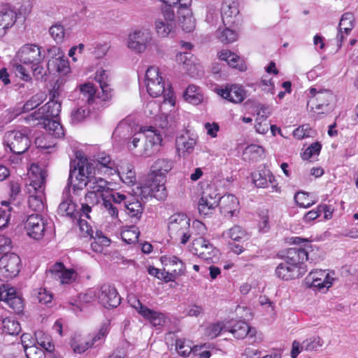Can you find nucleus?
<instances>
[{
    "label": "nucleus",
    "mask_w": 358,
    "mask_h": 358,
    "mask_svg": "<svg viewBox=\"0 0 358 358\" xmlns=\"http://www.w3.org/2000/svg\"><path fill=\"white\" fill-rule=\"evenodd\" d=\"M16 20L17 15L13 9L3 7L0 10V38L14 25Z\"/></svg>",
    "instance_id": "obj_26"
},
{
    "label": "nucleus",
    "mask_w": 358,
    "mask_h": 358,
    "mask_svg": "<svg viewBox=\"0 0 358 358\" xmlns=\"http://www.w3.org/2000/svg\"><path fill=\"white\" fill-rule=\"evenodd\" d=\"M324 342L319 336H313L303 341L301 344V348H304L306 351L317 350L320 348Z\"/></svg>",
    "instance_id": "obj_46"
},
{
    "label": "nucleus",
    "mask_w": 358,
    "mask_h": 358,
    "mask_svg": "<svg viewBox=\"0 0 358 358\" xmlns=\"http://www.w3.org/2000/svg\"><path fill=\"white\" fill-rule=\"evenodd\" d=\"M31 170L33 173L36 171L38 175L30 182L29 185L34 192L29 196L28 205L33 210L39 212L44 208V190L48 174L45 170L40 169L38 166L33 165Z\"/></svg>",
    "instance_id": "obj_5"
},
{
    "label": "nucleus",
    "mask_w": 358,
    "mask_h": 358,
    "mask_svg": "<svg viewBox=\"0 0 358 358\" xmlns=\"http://www.w3.org/2000/svg\"><path fill=\"white\" fill-rule=\"evenodd\" d=\"M162 14L163 19L159 18L155 21V29L159 36L166 37L176 27V14L173 9L169 6L162 7Z\"/></svg>",
    "instance_id": "obj_13"
},
{
    "label": "nucleus",
    "mask_w": 358,
    "mask_h": 358,
    "mask_svg": "<svg viewBox=\"0 0 358 358\" xmlns=\"http://www.w3.org/2000/svg\"><path fill=\"white\" fill-rule=\"evenodd\" d=\"M354 26L353 15L350 13H344L342 15L338 24V29L340 31L344 30L345 34L346 35H349Z\"/></svg>",
    "instance_id": "obj_42"
},
{
    "label": "nucleus",
    "mask_w": 358,
    "mask_h": 358,
    "mask_svg": "<svg viewBox=\"0 0 358 358\" xmlns=\"http://www.w3.org/2000/svg\"><path fill=\"white\" fill-rule=\"evenodd\" d=\"M61 111V102L54 101H49L44 106H41L38 110L29 115L25 117V120L28 122L35 121L39 119L45 118H54L59 116Z\"/></svg>",
    "instance_id": "obj_17"
},
{
    "label": "nucleus",
    "mask_w": 358,
    "mask_h": 358,
    "mask_svg": "<svg viewBox=\"0 0 358 358\" xmlns=\"http://www.w3.org/2000/svg\"><path fill=\"white\" fill-rule=\"evenodd\" d=\"M127 213L131 217L139 220L143 213V208L141 203L134 196L130 195V199L125 201L124 206Z\"/></svg>",
    "instance_id": "obj_34"
},
{
    "label": "nucleus",
    "mask_w": 358,
    "mask_h": 358,
    "mask_svg": "<svg viewBox=\"0 0 358 358\" xmlns=\"http://www.w3.org/2000/svg\"><path fill=\"white\" fill-rule=\"evenodd\" d=\"M0 302H3L15 313H20L23 310V301L16 295L13 287L5 285L0 287Z\"/></svg>",
    "instance_id": "obj_19"
},
{
    "label": "nucleus",
    "mask_w": 358,
    "mask_h": 358,
    "mask_svg": "<svg viewBox=\"0 0 358 358\" xmlns=\"http://www.w3.org/2000/svg\"><path fill=\"white\" fill-rule=\"evenodd\" d=\"M275 274L282 280H289L299 278L301 272L300 268L283 261L275 268Z\"/></svg>",
    "instance_id": "obj_25"
},
{
    "label": "nucleus",
    "mask_w": 358,
    "mask_h": 358,
    "mask_svg": "<svg viewBox=\"0 0 358 358\" xmlns=\"http://www.w3.org/2000/svg\"><path fill=\"white\" fill-rule=\"evenodd\" d=\"M196 138L188 135H180L176 138V145L179 155L183 157L189 155L194 150Z\"/></svg>",
    "instance_id": "obj_28"
},
{
    "label": "nucleus",
    "mask_w": 358,
    "mask_h": 358,
    "mask_svg": "<svg viewBox=\"0 0 358 358\" xmlns=\"http://www.w3.org/2000/svg\"><path fill=\"white\" fill-rule=\"evenodd\" d=\"M182 275V267L180 266V269H169L166 271L165 268L161 270L160 275L158 276V279L162 280L166 282H173L176 279Z\"/></svg>",
    "instance_id": "obj_45"
},
{
    "label": "nucleus",
    "mask_w": 358,
    "mask_h": 358,
    "mask_svg": "<svg viewBox=\"0 0 358 358\" xmlns=\"http://www.w3.org/2000/svg\"><path fill=\"white\" fill-rule=\"evenodd\" d=\"M3 144L16 155L24 153L29 149L31 141L27 129L7 131L4 135Z\"/></svg>",
    "instance_id": "obj_7"
},
{
    "label": "nucleus",
    "mask_w": 358,
    "mask_h": 358,
    "mask_svg": "<svg viewBox=\"0 0 358 358\" xmlns=\"http://www.w3.org/2000/svg\"><path fill=\"white\" fill-rule=\"evenodd\" d=\"M43 102V95L36 94L29 99L22 107V112L27 113L38 106Z\"/></svg>",
    "instance_id": "obj_54"
},
{
    "label": "nucleus",
    "mask_w": 358,
    "mask_h": 358,
    "mask_svg": "<svg viewBox=\"0 0 358 358\" xmlns=\"http://www.w3.org/2000/svg\"><path fill=\"white\" fill-rule=\"evenodd\" d=\"M20 63L26 65L40 64L44 59L41 47L36 44H25L20 48L17 55Z\"/></svg>",
    "instance_id": "obj_14"
},
{
    "label": "nucleus",
    "mask_w": 358,
    "mask_h": 358,
    "mask_svg": "<svg viewBox=\"0 0 358 358\" xmlns=\"http://www.w3.org/2000/svg\"><path fill=\"white\" fill-rule=\"evenodd\" d=\"M50 34L53 39L57 43H62L64 38L65 29L60 24H53L49 29Z\"/></svg>",
    "instance_id": "obj_52"
},
{
    "label": "nucleus",
    "mask_w": 358,
    "mask_h": 358,
    "mask_svg": "<svg viewBox=\"0 0 358 358\" xmlns=\"http://www.w3.org/2000/svg\"><path fill=\"white\" fill-rule=\"evenodd\" d=\"M192 57V55L187 52H180L177 55V61L182 64L183 70L192 77L194 76L196 69Z\"/></svg>",
    "instance_id": "obj_37"
},
{
    "label": "nucleus",
    "mask_w": 358,
    "mask_h": 358,
    "mask_svg": "<svg viewBox=\"0 0 358 358\" xmlns=\"http://www.w3.org/2000/svg\"><path fill=\"white\" fill-rule=\"evenodd\" d=\"M190 218L183 213H177L168 219V232L170 237L181 244H186L194 232L191 229Z\"/></svg>",
    "instance_id": "obj_3"
},
{
    "label": "nucleus",
    "mask_w": 358,
    "mask_h": 358,
    "mask_svg": "<svg viewBox=\"0 0 358 358\" xmlns=\"http://www.w3.org/2000/svg\"><path fill=\"white\" fill-rule=\"evenodd\" d=\"M90 114V110L83 107L78 108L72 110L71 114V122L78 124L84 121Z\"/></svg>",
    "instance_id": "obj_49"
},
{
    "label": "nucleus",
    "mask_w": 358,
    "mask_h": 358,
    "mask_svg": "<svg viewBox=\"0 0 358 358\" xmlns=\"http://www.w3.org/2000/svg\"><path fill=\"white\" fill-rule=\"evenodd\" d=\"M321 144L320 143H314L311 144L304 152L303 158L308 159L313 155H318L321 150Z\"/></svg>",
    "instance_id": "obj_63"
},
{
    "label": "nucleus",
    "mask_w": 358,
    "mask_h": 358,
    "mask_svg": "<svg viewBox=\"0 0 358 358\" xmlns=\"http://www.w3.org/2000/svg\"><path fill=\"white\" fill-rule=\"evenodd\" d=\"M173 162L166 158L157 159L151 167L152 173L148 183L141 187L139 194L143 198L155 197L164 200L167 196L165 187L166 174L172 169Z\"/></svg>",
    "instance_id": "obj_2"
},
{
    "label": "nucleus",
    "mask_w": 358,
    "mask_h": 358,
    "mask_svg": "<svg viewBox=\"0 0 358 358\" xmlns=\"http://www.w3.org/2000/svg\"><path fill=\"white\" fill-rule=\"evenodd\" d=\"M162 264L169 269H180L182 267V275L185 274V266L182 260L176 256L164 255L161 257Z\"/></svg>",
    "instance_id": "obj_40"
},
{
    "label": "nucleus",
    "mask_w": 358,
    "mask_h": 358,
    "mask_svg": "<svg viewBox=\"0 0 358 358\" xmlns=\"http://www.w3.org/2000/svg\"><path fill=\"white\" fill-rule=\"evenodd\" d=\"M184 98L186 101L196 106L203 101V94L200 87L190 85L184 93Z\"/></svg>",
    "instance_id": "obj_35"
},
{
    "label": "nucleus",
    "mask_w": 358,
    "mask_h": 358,
    "mask_svg": "<svg viewBox=\"0 0 358 358\" xmlns=\"http://www.w3.org/2000/svg\"><path fill=\"white\" fill-rule=\"evenodd\" d=\"M21 260L15 253H6L0 258V280L15 277L20 272Z\"/></svg>",
    "instance_id": "obj_11"
},
{
    "label": "nucleus",
    "mask_w": 358,
    "mask_h": 358,
    "mask_svg": "<svg viewBox=\"0 0 358 358\" xmlns=\"http://www.w3.org/2000/svg\"><path fill=\"white\" fill-rule=\"evenodd\" d=\"M149 312V313H146V315H143V317L148 320L153 326H163L165 324L166 317L163 313L152 310L150 308Z\"/></svg>",
    "instance_id": "obj_44"
},
{
    "label": "nucleus",
    "mask_w": 358,
    "mask_h": 358,
    "mask_svg": "<svg viewBox=\"0 0 358 358\" xmlns=\"http://www.w3.org/2000/svg\"><path fill=\"white\" fill-rule=\"evenodd\" d=\"M72 184L73 192L83 189L88 186L91 189L85 195L86 203L82 204V213L80 217H85L90 219L89 213L92 207L100 203L103 196H106L110 189V183L99 176H96L92 172V168L89 164H76V161L70 163V171L68 178V185Z\"/></svg>",
    "instance_id": "obj_1"
},
{
    "label": "nucleus",
    "mask_w": 358,
    "mask_h": 358,
    "mask_svg": "<svg viewBox=\"0 0 358 358\" xmlns=\"http://www.w3.org/2000/svg\"><path fill=\"white\" fill-rule=\"evenodd\" d=\"M27 234L35 239H41L46 230V222L39 214H31L28 216L24 224Z\"/></svg>",
    "instance_id": "obj_15"
},
{
    "label": "nucleus",
    "mask_w": 358,
    "mask_h": 358,
    "mask_svg": "<svg viewBox=\"0 0 358 358\" xmlns=\"http://www.w3.org/2000/svg\"><path fill=\"white\" fill-rule=\"evenodd\" d=\"M218 95L234 103H241L246 97V92L241 85H227L224 88L217 90Z\"/></svg>",
    "instance_id": "obj_23"
},
{
    "label": "nucleus",
    "mask_w": 358,
    "mask_h": 358,
    "mask_svg": "<svg viewBox=\"0 0 358 358\" xmlns=\"http://www.w3.org/2000/svg\"><path fill=\"white\" fill-rule=\"evenodd\" d=\"M99 302L106 308H116L120 304L121 299L115 287L104 284L98 293Z\"/></svg>",
    "instance_id": "obj_18"
},
{
    "label": "nucleus",
    "mask_w": 358,
    "mask_h": 358,
    "mask_svg": "<svg viewBox=\"0 0 358 358\" xmlns=\"http://www.w3.org/2000/svg\"><path fill=\"white\" fill-rule=\"evenodd\" d=\"M238 6V0H223L221 13L224 26L238 24L240 18Z\"/></svg>",
    "instance_id": "obj_21"
},
{
    "label": "nucleus",
    "mask_w": 358,
    "mask_h": 358,
    "mask_svg": "<svg viewBox=\"0 0 358 358\" xmlns=\"http://www.w3.org/2000/svg\"><path fill=\"white\" fill-rule=\"evenodd\" d=\"M39 122L37 124L49 131L50 134L55 138H62L64 136V131L61 124L56 120L52 118H45L38 120Z\"/></svg>",
    "instance_id": "obj_32"
},
{
    "label": "nucleus",
    "mask_w": 358,
    "mask_h": 358,
    "mask_svg": "<svg viewBox=\"0 0 358 358\" xmlns=\"http://www.w3.org/2000/svg\"><path fill=\"white\" fill-rule=\"evenodd\" d=\"M95 80L99 83L102 92V99L106 101L111 98V88L109 84L108 75L103 69L98 70L96 73Z\"/></svg>",
    "instance_id": "obj_33"
},
{
    "label": "nucleus",
    "mask_w": 358,
    "mask_h": 358,
    "mask_svg": "<svg viewBox=\"0 0 358 358\" xmlns=\"http://www.w3.org/2000/svg\"><path fill=\"white\" fill-rule=\"evenodd\" d=\"M128 302L130 306L134 308L138 314L141 316L146 315V313H149V308L144 306L138 299H137L135 296H132L129 298Z\"/></svg>",
    "instance_id": "obj_57"
},
{
    "label": "nucleus",
    "mask_w": 358,
    "mask_h": 358,
    "mask_svg": "<svg viewBox=\"0 0 358 358\" xmlns=\"http://www.w3.org/2000/svg\"><path fill=\"white\" fill-rule=\"evenodd\" d=\"M72 184H67L63 192L62 201L59 205L57 213L61 216H67L72 219H76L79 212L76 211V205L72 200L70 194V187Z\"/></svg>",
    "instance_id": "obj_22"
},
{
    "label": "nucleus",
    "mask_w": 358,
    "mask_h": 358,
    "mask_svg": "<svg viewBox=\"0 0 358 358\" xmlns=\"http://www.w3.org/2000/svg\"><path fill=\"white\" fill-rule=\"evenodd\" d=\"M145 85L148 94L153 97L163 95L164 100L171 102L173 91L169 84L167 88L163 78L159 76V69L155 66H150L145 72Z\"/></svg>",
    "instance_id": "obj_4"
},
{
    "label": "nucleus",
    "mask_w": 358,
    "mask_h": 358,
    "mask_svg": "<svg viewBox=\"0 0 358 358\" xmlns=\"http://www.w3.org/2000/svg\"><path fill=\"white\" fill-rule=\"evenodd\" d=\"M80 92L86 98V101L89 104L92 103L96 96V89L93 85L87 83L82 85L80 87Z\"/></svg>",
    "instance_id": "obj_55"
},
{
    "label": "nucleus",
    "mask_w": 358,
    "mask_h": 358,
    "mask_svg": "<svg viewBox=\"0 0 358 358\" xmlns=\"http://www.w3.org/2000/svg\"><path fill=\"white\" fill-rule=\"evenodd\" d=\"M73 351L77 353H83L86 351L90 348L92 347V344L90 341H74L71 345Z\"/></svg>",
    "instance_id": "obj_64"
},
{
    "label": "nucleus",
    "mask_w": 358,
    "mask_h": 358,
    "mask_svg": "<svg viewBox=\"0 0 358 358\" xmlns=\"http://www.w3.org/2000/svg\"><path fill=\"white\" fill-rule=\"evenodd\" d=\"M3 331L9 335H17L21 331L20 323L14 320L6 318L2 322Z\"/></svg>",
    "instance_id": "obj_41"
},
{
    "label": "nucleus",
    "mask_w": 358,
    "mask_h": 358,
    "mask_svg": "<svg viewBox=\"0 0 358 358\" xmlns=\"http://www.w3.org/2000/svg\"><path fill=\"white\" fill-rule=\"evenodd\" d=\"M309 278L312 280L310 286L316 287L319 290H322L324 288H329L332 285L333 278H331L329 274L326 273L325 271L310 272Z\"/></svg>",
    "instance_id": "obj_30"
},
{
    "label": "nucleus",
    "mask_w": 358,
    "mask_h": 358,
    "mask_svg": "<svg viewBox=\"0 0 358 358\" xmlns=\"http://www.w3.org/2000/svg\"><path fill=\"white\" fill-rule=\"evenodd\" d=\"M120 180L127 185H133L136 182L135 171L130 166H127L126 171H117Z\"/></svg>",
    "instance_id": "obj_51"
},
{
    "label": "nucleus",
    "mask_w": 358,
    "mask_h": 358,
    "mask_svg": "<svg viewBox=\"0 0 358 358\" xmlns=\"http://www.w3.org/2000/svg\"><path fill=\"white\" fill-rule=\"evenodd\" d=\"M108 333V328L106 324H103L101 327L99 331L92 338L90 343L92 344V346L96 345H99L101 344L105 339L106 336Z\"/></svg>",
    "instance_id": "obj_59"
},
{
    "label": "nucleus",
    "mask_w": 358,
    "mask_h": 358,
    "mask_svg": "<svg viewBox=\"0 0 358 358\" xmlns=\"http://www.w3.org/2000/svg\"><path fill=\"white\" fill-rule=\"evenodd\" d=\"M227 325L222 322L210 324L206 329V334L210 338H215L220 335L222 331H227Z\"/></svg>",
    "instance_id": "obj_53"
},
{
    "label": "nucleus",
    "mask_w": 358,
    "mask_h": 358,
    "mask_svg": "<svg viewBox=\"0 0 358 358\" xmlns=\"http://www.w3.org/2000/svg\"><path fill=\"white\" fill-rule=\"evenodd\" d=\"M308 196V195L306 194V193L298 192L297 194H295L294 200L299 206L308 208L315 203L314 201L306 202V200Z\"/></svg>",
    "instance_id": "obj_62"
},
{
    "label": "nucleus",
    "mask_w": 358,
    "mask_h": 358,
    "mask_svg": "<svg viewBox=\"0 0 358 358\" xmlns=\"http://www.w3.org/2000/svg\"><path fill=\"white\" fill-rule=\"evenodd\" d=\"M50 273L61 284H70L76 279V272L73 269H66L62 262H57L50 268Z\"/></svg>",
    "instance_id": "obj_24"
},
{
    "label": "nucleus",
    "mask_w": 358,
    "mask_h": 358,
    "mask_svg": "<svg viewBox=\"0 0 358 358\" xmlns=\"http://www.w3.org/2000/svg\"><path fill=\"white\" fill-rule=\"evenodd\" d=\"M25 355L27 358H46L43 350L38 348L36 345L25 348Z\"/></svg>",
    "instance_id": "obj_60"
},
{
    "label": "nucleus",
    "mask_w": 358,
    "mask_h": 358,
    "mask_svg": "<svg viewBox=\"0 0 358 358\" xmlns=\"http://www.w3.org/2000/svg\"><path fill=\"white\" fill-rule=\"evenodd\" d=\"M224 27H225L223 29L220 28L217 31V38L224 43H230L235 41L238 37V34L235 30L231 29V27H235V25H227Z\"/></svg>",
    "instance_id": "obj_39"
},
{
    "label": "nucleus",
    "mask_w": 358,
    "mask_h": 358,
    "mask_svg": "<svg viewBox=\"0 0 358 358\" xmlns=\"http://www.w3.org/2000/svg\"><path fill=\"white\" fill-rule=\"evenodd\" d=\"M143 138L145 142L143 148L139 150L136 154L145 157H148L155 155L159 150V147L162 141V137L160 133L153 127H149L143 129Z\"/></svg>",
    "instance_id": "obj_12"
},
{
    "label": "nucleus",
    "mask_w": 358,
    "mask_h": 358,
    "mask_svg": "<svg viewBox=\"0 0 358 358\" xmlns=\"http://www.w3.org/2000/svg\"><path fill=\"white\" fill-rule=\"evenodd\" d=\"M283 261L299 268V265L308 260V251L303 248H291L282 256Z\"/></svg>",
    "instance_id": "obj_27"
},
{
    "label": "nucleus",
    "mask_w": 358,
    "mask_h": 358,
    "mask_svg": "<svg viewBox=\"0 0 358 358\" xmlns=\"http://www.w3.org/2000/svg\"><path fill=\"white\" fill-rule=\"evenodd\" d=\"M53 64L57 68V71L66 74L69 72V62L67 59H64L62 57L59 56L58 58H52V59L49 60L48 62V66L50 67V65Z\"/></svg>",
    "instance_id": "obj_48"
},
{
    "label": "nucleus",
    "mask_w": 358,
    "mask_h": 358,
    "mask_svg": "<svg viewBox=\"0 0 358 358\" xmlns=\"http://www.w3.org/2000/svg\"><path fill=\"white\" fill-rule=\"evenodd\" d=\"M140 232L135 226H131L129 229H124L121 233V237L123 241L128 244L136 243L139 237Z\"/></svg>",
    "instance_id": "obj_43"
},
{
    "label": "nucleus",
    "mask_w": 358,
    "mask_h": 358,
    "mask_svg": "<svg viewBox=\"0 0 358 358\" xmlns=\"http://www.w3.org/2000/svg\"><path fill=\"white\" fill-rule=\"evenodd\" d=\"M224 234L229 237L234 241H238L247 237V233L240 226H234L224 232Z\"/></svg>",
    "instance_id": "obj_50"
},
{
    "label": "nucleus",
    "mask_w": 358,
    "mask_h": 358,
    "mask_svg": "<svg viewBox=\"0 0 358 358\" xmlns=\"http://www.w3.org/2000/svg\"><path fill=\"white\" fill-rule=\"evenodd\" d=\"M191 252L208 263H215L220 258L219 250L208 241L202 237L195 238L192 242Z\"/></svg>",
    "instance_id": "obj_10"
},
{
    "label": "nucleus",
    "mask_w": 358,
    "mask_h": 358,
    "mask_svg": "<svg viewBox=\"0 0 358 358\" xmlns=\"http://www.w3.org/2000/svg\"><path fill=\"white\" fill-rule=\"evenodd\" d=\"M175 345L176 351L182 357L188 356L192 352V346L184 339H176Z\"/></svg>",
    "instance_id": "obj_58"
},
{
    "label": "nucleus",
    "mask_w": 358,
    "mask_h": 358,
    "mask_svg": "<svg viewBox=\"0 0 358 358\" xmlns=\"http://www.w3.org/2000/svg\"><path fill=\"white\" fill-rule=\"evenodd\" d=\"M226 328L227 331L231 333L238 339H242L249 334L252 336L255 334V331L244 321H238L233 325H227Z\"/></svg>",
    "instance_id": "obj_31"
},
{
    "label": "nucleus",
    "mask_w": 358,
    "mask_h": 358,
    "mask_svg": "<svg viewBox=\"0 0 358 358\" xmlns=\"http://www.w3.org/2000/svg\"><path fill=\"white\" fill-rule=\"evenodd\" d=\"M164 5L172 9L177 8V17L179 24L183 31L191 32L195 28L194 20L192 17V12L190 8L192 0H159Z\"/></svg>",
    "instance_id": "obj_6"
},
{
    "label": "nucleus",
    "mask_w": 358,
    "mask_h": 358,
    "mask_svg": "<svg viewBox=\"0 0 358 358\" xmlns=\"http://www.w3.org/2000/svg\"><path fill=\"white\" fill-rule=\"evenodd\" d=\"M252 180L257 187L264 188L268 182L273 184L275 179L268 170H262L252 174Z\"/></svg>",
    "instance_id": "obj_36"
},
{
    "label": "nucleus",
    "mask_w": 358,
    "mask_h": 358,
    "mask_svg": "<svg viewBox=\"0 0 358 358\" xmlns=\"http://www.w3.org/2000/svg\"><path fill=\"white\" fill-rule=\"evenodd\" d=\"M311 96L308 101L307 106L311 110L317 114H324L331 110L330 102L334 100V94L330 90H323L317 91L315 88L310 89Z\"/></svg>",
    "instance_id": "obj_9"
},
{
    "label": "nucleus",
    "mask_w": 358,
    "mask_h": 358,
    "mask_svg": "<svg viewBox=\"0 0 358 358\" xmlns=\"http://www.w3.org/2000/svg\"><path fill=\"white\" fill-rule=\"evenodd\" d=\"M221 196L212 188L207 187L202 194L198 204L201 215H208L213 213L215 208L218 206Z\"/></svg>",
    "instance_id": "obj_16"
},
{
    "label": "nucleus",
    "mask_w": 358,
    "mask_h": 358,
    "mask_svg": "<svg viewBox=\"0 0 358 358\" xmlns=\"http://www.w3.org/2000/svg\"><path fill=\"white\" fill-rule=\"evenodd\" d=\"M80 164L91 165L94 175L113 176L117 171L115 161L105 152L98 154L91 162L87 159L76 161V165Z\"/></svg>",
    "instance_id": "obj_8"
},
{
    "label": "nucleus",
    "mask_w": 358,
    "mask_h": 358,
    "mask_svg": "<svg viewBox=\"0 0 358 358\" xmlns=\"http://www.w3.org/2000/svg\"><path fill=\"white\" fill-rule=\"evenodd\" d=\"M16 75L24 81H31V77L29 75V69H27L22 64L15 66Z\"/></svg>",
    "instance_id": "obj_61"
},
{
    "label": "nucleus",
    "mask_w": 358,
    "mask_h": 358,
    "mask_svg": "<svg viewBox=\"0 0 358 358\" xmlns=\"http://www.w3.org/2000/svg\"><path fill=\"white\" fill-rule=\"evenodd\" d=\"M151 39L152 36L148 31L136 30L128 36L127 46L136 52H143Z\"/></svg>",
    "instance_id": "obj_20"
},
{
    "label": "nucleus",
    "mask_w": 358,
    "mask_h": 358,
    "mask_svg": "<svg viewBox=\"0 0 358 358\" xmlns=\"http://www.w3.org/2000/svg\"><path fill=\"white\" fill-rule=\"evenodd\" d=\"M101 200V206L108 212V213L114 218H117L118 216V210L117 207H115L112 203V199L109 198L108 196L102 197Z\"/></svg>",
    "instance_id": "obj_56"
},
{
    "label": "nucleus",
    "mask_w": 358,
    "mask_h": 358,
    "mask_svg": "<svg viewBox=\"0 0 358 358\" xmlns=\"http://www.w3.org/2000/svg\"><path fill=\"white\" fill-rule=\"evenodd\" d=\"M34 335L36 341V345L38 344L43 348L48 355L53 352L55 345L49 335L44 334L43 331H36Z\"/></svg>",
    "instance_id": "obj_38"
},
{
    "label": "nucleus",
    "mask_w": 358,
    "mask_h": 358,
    "mask_svg": "<svg viewBox=\"0 0 358 358\" xmlns=\"http://www.w3.org/2000/svg\"><path fill=\"white\" fill-rule=\"evenodd\" d=\"M238 199L232 194H225L220 199L219 206L224 216L232 217L238 208Z\"/></svg>",
    "instance_id": "obj_29"
},
{
    "label": "nucleus",
    "mask_w": 358,
    "mask_h": 358,
    "mask_svg": "<svg viewBox=\"0 0 358 358\" xmlns=\"http://www.w3.org/2000/svg\"><path fill=\"white\" fill-rule=\"evenodd\" d=\"M33 296L38 300V303L45 305L51 303L53 298L52 293L44 288L35 289Z\"/></svg>",
    "instance_id": "obj_47"
}]
</instances>
